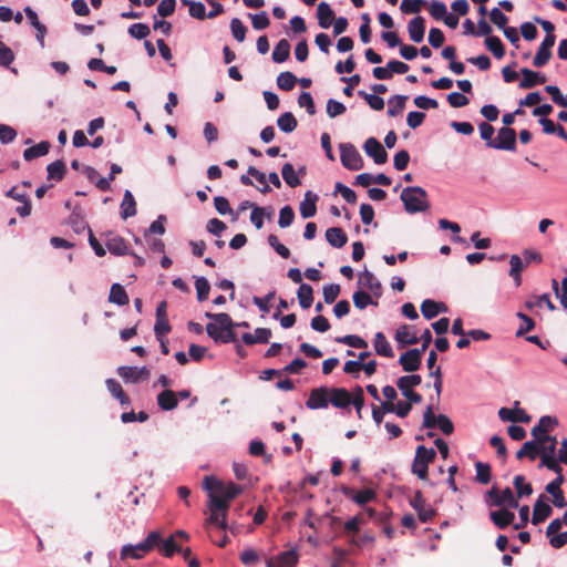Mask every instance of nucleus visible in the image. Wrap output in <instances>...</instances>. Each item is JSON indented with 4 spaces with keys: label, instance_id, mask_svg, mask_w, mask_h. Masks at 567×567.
I'll list each match as a JSON object with an SVG mask.
<instances>
[{
    "label": "nucleus",
    "instance_id": "c85d7f7f",
    "mask_svg": "<svg viewBox=\"0 0 567 567\" xmlns=\"http://www.w3.org/2000/svg\"><path fill=\"white\" fill-rule=\"evenodd\" d=\"M157 404L163 411H172L177 408V394L173 390L165 389L157 395Z\"/></svg>",
    "mask_w": 567,
    "mask_h": 567
},
{
    "label": "nucleus",
    "instance_id": "5fc2aeb1",
    "mask_svg": "<svg viewBox=\"0 0 567 567\" xmlns=\"http://www.w3.org/2000/svg\"><path fill=\"white\" fill-rule=\"evenodd\" d=\"M543 305H545L550 311H554L556 309L555 305L551 302V300L547 293H544L538 297H534L533 300H527L525 302V307L529 310L535 307H542Z\"/></svg>",
    "mask_w": 567,
    "mask_h": 567
},
{
    "label": "nucleus",
    "instance_id": "bb28decb",
    "mask_svg": "<svg viewBox=\"0 0 567 567\" xmlns=\"http://www.w3.org/2000/svg\"><path fill=\"white\" fill-rule=\"evenodd\" d=\"M318 195L312 193L311 190L306 192L303 200L300 203V215L302 218L307 219L313 217L317 213V203Z\"/></svg>",
    "mask_w": 567,
    "mask_h": 567
},
{
    "label": "nucleus",
    "instance_id": "4d7b16f0",
    "mask_svg": "<svg viewBox=\"0 0 567 567\" xmlns=\"http://www.w3.org/2000/svg\"><path fill=\"white\" fill-rule=\"evenodd\" d=\"M358 94L364 99L369 106L374 111H381L384 107V100L375 94H369L364 91H359Z\"/></svg>",
    "mask_w": 567,
    "mask_h": 567
},
{
    "label": "nucleus",
    "instance_id": "412c9836",
    "mask_svg": "<svg viewBox=\"0 0 567 567\" xmlns=\"http://www.w3.org/2000/svg\"><path fill=\"white\" fill-rule=\"evenodd\" d=\"M342 493L346 497L351 498L358 505H365L377 497V493L372 488H364L354 492L350 487H342Z\"/></svg>",
    "mask_w": 567,
    "mask_h": 567
},
{
    "label": "nucleus",
    "instance_id": "f03ea898",
    "mask_svg": "<svg viewBox=\"0 0 567 567\" xmlns=\"http://www.w3.org/2000/svg\"><path fill=\"white\" fill-rule=\"evenodd\" d=\"M206 318L213 319L215 322H210L206 326L207 334L215 341L221 343H229L236 341V334L233 330L235 323L233 322L228 313H212L206 312Z\"/></svg>",
    "mask_w": 567,
    "mask_h": 567
},
{
    "label": "nucleus",
    "instance_id": "39448f33",
    "mask_svg": "<svg viewBox=\"0 0 567 567\" xmlns=\"http://www.w3.org/2000/svg\"><path fill=\"white\" fill-rule=\"evenodd\" d=\"M436 452L434 449L419 445L415 450L411 472L420 480L426 481L429 477V465L434 462Z\"/></svg>",
    "mask_w": 567,
    "mask_h": 567
},
{
    "label": "nucleus",
    "instance_id": "6e6552de",
    "mask_svg": "<svg viewBox=\"0 0 567 567\" xmlns=\"http://www.w3.org/2000/svg\"><path fill=\"white\" fill-rule=\"evenodd\" d=\"M421 382L422 378L419 374L404 375L398 379L396 386L409 401L420 403L422 395L413 391V388L420 385Z\"/></svg>",
    "mask_w": 567,
    "mask_h": 567
},
{
    "label": "nucleus",
    "instance_id": "0eeeda50",
    "mask_svg": "<svg viewBox=\"0 0 567 567\" xmlns=\"http://www.w3.org/2000/svg\"><path fill=\"white\" fill-rule=\"evenodd\" d=\"M339 148L340 159L346 168L350 171H359L363 167V159L354 145L350 143H341Z\"/></svg>",
    "mask_w": 567,
    "mask_h": 567
},
{
    "label": "nucleus",
    "instance_id": "1a4fd4ad",
    "mask_svg": "<svg viewBox=\"0 0 567 567\" xmlns=\"http://www.w3.org/2000/svg\"><path fill=\"white\" fill-rule=\"evenodd\" d=\"M411 507L417 513V517L422 523H429L436 515L433 507L426 504L421 491H416L409 501Z\"/></svg>",
    "mask_w": 567,
    "mask_h": 567
},
{
    "label": "nucleus",
    "instance_id": "c756f323",
    "mask_svg": "<svg viewBox=\"0 0 567 567\" xmlns=\"http://www.w3.org/2000/svg\"><path fill=\"white\" fill-rule=\"evenodd\" d=\"M395 340L401 347L413 346L419 342V338L414 332H411V328L408 324H402L398 328Z\"/></svg>",
    "mask_w": 567,
    "mask_h": 567
},
{
    "label": "nucleus",
    "instance_id": "a211bd4d",
    "mask_svg": "<svg viewBox=\"0 0 567 567\" xmlns=\"http://www.w3.org/2000/svg\"><path fill=\"white\" fill-rule=\"evenodd\" d=\"M422 355L419 349H410L400 355L399 363L403 371L415 372L421 367Z\"/></svg>",
    "mask_w": 567,
    "mask_h": 567
},
{
    "label": "nucleus",
    "instance_id": "f257e3e1",
    "mask_svg": "<svg viewBox=\"0 0 567 567\" xmlns=\"http://www.w3.org/2000/svg\"><path fill=\"white\" fill-rule=\"evenodd\" d=\"M203 486L208 492V508L210 511V516L206 519L205 526L208 528L209 524H216L224 529L227 527V512L230 502L243 492V488L233 482L225 484L213 476H206Z\"/></svg>",
    "mask_w": 567,
    "mask_h": 567
},
{
    "label": "nucleus",
    "instance_id": "4be33fe9",
    "mask_svg": "<svg viewBox=\"0 0 567 567\" xmlns=\"http://www.w3.org/2000/svg\"><path fill=\"white\" fill-rule=\"evenodd\" d=\"M358 284L370 290L374 296H381L382 286L380 281L374 277V275L368 269H364L359 274Z\"/></svg>",
    "mask_w": 567,
    "mask_h": 567
},
{
    "label": "nucleus",
    "instance_id": "e433bc0d",
    "mask_svg": "<svg viewBox=\"0 0 567 567\" xmlns=\"http://www.w3.org/2000/svg\"><path fill=\"white\" fill-rule=\"evenodd\" d=\"M109 301L117 306H125L130 302L124 287L120 284H113L110 289Z\"/></svg>",
    "mask_w": 567,
    "mask_h": 567
},
{
    "label": "nucleus",
    "instance_id": "393cba45",
    "mask_svg": "<svg viewBox=\"0 0 567 567\" xmlns=\"http://www.w3.org/2000/svg\"><path fill=\"white\" fill-rule=\"evenodd\" d=\"M520 73L523 75V79L519 82L520 89H532L538 84H543L546 82V78L544 75L527 68H523L520 70Z\"/></svg>",
    "mask_w": 567,
    "mask_h": 567
},
{
    "label": "nucleus",
    "instance_id": "3c124183",
    "mask_svg": "<svg viewBox=\"0 0 567 567\" xmlns=\"http://www.w3.org/2000/svg\"><path fill=\"white\" fill-rule=\"evenodd\" d=\"M276 567H295L298 563V555L295 550L280 553L276 559Z\"/></svg>",
    "mask_w": 567,
    "mask_h": 567
},
{
    "label": "nucleus",
    "instance_id": "49530a36",
    "mask_svg": "<svg viewBox=\"0 0 567 567\" xmlns=\"http://www.w3.org/2000/svg\"><path fill=\"white\" fill-rule=\"evenodd\" d=\"M486 48L493 53L496 59H502L505 55V47L501 39L495 35L486 37L484 41Z\"/></svg>",
    "mask_w": 567,
    "mask_h": 567
},
{
    "label": "nucleus",
    "instance_id": "de8ad7c7",
    "mask_svg": "<svg viewBox=\"0 0 567 567\" xmlns=\"http://www.w3.org/2000/svg\"><path fill=\"white\" fill-rule=\"evenodd\" d=\"M47 171H48L49 179H54V181L59 182V181L63 179V177L65 175L66 166L63 161L58 159V161L49 164L47 167Z\"/></svg>",
    "mask_w": 567,
    "mask_h": 567
},
{
    "label": "nucleus",
    "instance_id": "4c0bfd02",
    "mask_svg": "<svg viewBox=\"0 0 567 567\" xmlns=\"http://www.w3.org/2000/svg\"><path fill=\"white\" fill-rule=\"evenodd\" d=\"M51 144L48 141H42L39 144L28 147L23 152V158L25 161H32L40 156H44L49 153Z\"/></svg>",
    "mask_w": 567,
    "mask_h": 567
},
{
    "label": "nucleus",
    "instance_id": "aec40b11",
    "mask_svg": "<svg viewBox=\"0 0 567 567\" xmlns=\"http://www.w3.org/2000/svg\"><path fill=\"white\" fill-rule=\"evenodd\" d=\"M329 404L337 409H349L351 405V393L344 388H330Z\"/></svg>",
    "mask_w": 567,
    "mask_h": 567
},
{
    "label": "nucleus",
    "instance_id": "13d9d810",
    "mask_svg": "<svg viewBox=\"0 0 567 567\" xmlns=\"http://www.w3.org/2000/svg\"><path fill=\"white\" fill-rule=\"evenodd\" d=\"M476 481L481 484H488L491 482V466L487 463L476 462Z\"/></svg>",
    "mask_w": 567,
    "mask_h": 567
},
{
    "label": "nucleus",
    "instance_id": "603ef678",
    "mask_svg": "<svg viewBox=\"0 0 567 567\" xmlns=\"http://www.w3.org/2000/svg\"><path fill=\"white\" fill-rule=\"evenodd\" d=\"M297 81H298V78L293 73L286 71V72H281L278 75L277 85L280 90L291 91L295 87Z\"/></svg>",
    "mask_w": 567,
    "mask_h": 567
},
{
    "label": "nucleus",
    "instance_id": "680f3d73",
    "mask_svg": "<svg viewBox=\"0 0 567 567\" xmlns=\"http://www.w3.org/2000/svg\"><path fill=\"white\" fill-rule=\"evenodd\" d=\"M230 30H231L233 37L238 42H243L245 40L247 28L244 25V23L238 18L231 19Z\"/></svg>",
    "mask_w": 567,
    "mask_h": 567
},
{
    "label": "nucleus",
    "instance_id": "6e6d98bb",
    "mask_svg": "<svg viewBox=\"0 0 567 567\" xmlns=\"http://www.w3.org/2000/svg\"><path fill=\"white\" fill-rule=\"evenodd\" d=\"M337 342L344 343L349 347L358 348V349L368 348V342L364 339H362L361 337L355 336V334H347L344 337L337 338Z\"/></svg>",
    "mask_w": 567,
    "mask_h": 567
},
{
    "label": "nucleus",
    "instance_id": "5701e85b",
    "mask_svg": "<svg viewBox=\"0 0 567 567\" xmlns=\"http://www.w3.org/2000/svg\"><path fill=\"white\" fill-rule=\"evenodd\" d=\"M551 513V507L545 502V495H540L534 504L532 523L538 525L547 519Z\"/></svg>",
    "mask_w": 567,
    "mask_h": 567
},
{
    "label": "nucleus",
    "instance_id": "c03bdc74",
    "mask_svg": "<svg viewBox=\"0 0 567 567\" xmlns=\"http://www.w3.org/2000/svg\"><path fill=\"white\" fill-rule=\"evenodd\" d=\"M290 43L286 39H281L272 51V60L276 63L285 62L290 55Z\"/></svg>",
    "mask_w": 567,
    "mask_h": 567
},
{
    "label": "nucleus",
    "instance_id": "09e8293b",
    "mask_svg": "<svg viewBox=\"0 0 567 567\" xmlns=\"http://www.w3.org/2000/svg\"><path fill=\"white\" fill-rule=\"evenodd\" d=\"M297 120L292 113L286 112L277 120L278 127L285 133H291L297 127Z\"/></svg>",
    "mask_w": 567,
    "mask_h": 567
},
{
    "label": "nucleus",
    "instance_id": "4468645a",
    "mask_svg": "<svg viewBox=\"0 0 567 567\" xmlns=\"http://www.w3.org/2000/svg\"><path fill=\"white\" fill-rule=\"evenodd\" d=\"M519 402L515 401L514 409L501 408L498 410V417L503 422H513V423H529L532 421V416L525 412V410L518 408Z\"/></svg>",
    "mask_w": 567,
    "mask_h": 567
},
{
    "label": "nucleus",
    "instance_id": "79ce46f5",
    "mask_svg": "<svg viewBox=\"0 0 567 567\" xmlns=\"http://www.w3.org/2000/svg\"><path fill=\"white\" fill-rule=\"evenodd\" d=\"M209 538L214 544H216L219 547H225L228 543V537L224 533L226 527L224 529L219 528L216 524H209L208 528L205 526Z\"/></svg>",
    "mask_w": 567,
    "mask_h": 567
},
{
    "label": "nucleus",
    "instance_id": "bf43d9fd",
    "mask_svg": "<svg viewBox=\"0 0 567 567\" xmlns=\"http://www.w3.org/2000/svg\"><path fill=\"white\" fill-rule=\"evenodd\" d=\"M195 288L198 301H205L208 298L210 285L205 277H199L195 281Z\"/></svg>",
    "mask_w": 567,
    "mask_h": 567
},
{
    "label": "nucleus",
    "instance_id": "473e14b6",
    "mask_svg": "<svg viewBox=\"0 0 567 567\" xmlns=\"http://www.w3.org/2000/svg\"><path fill=\"white\" fill-rule=\"evenodd\" d=\"M107 250L115 256H124L128 254L126 241L121 236H111L106 243Z\"/></svg>",
    "mask_w": 567,
    "mask_h": 567
},
{
    "label": "nucleus",
    "instance_id": "e2e57ef3",
    "mask_svg": "<svg viewBox=\"0 0 567 567\" xmlns=\"http://www.w3.org/2000/svg\"><path fill=\"white\" fill-rule=\"evenodd\" d=\"M353 303L358 309H364L369 305H378L371 298V296L362 290L355 291L353 293Z\"/></svg>",
    "mask_w": 567,
    "mask_h": 567
},
{
    "label": "nucleus",
    "instance_id": "37998d69",
    "mask_svg": "<svg viewBox=\"0 0 567 567\" xmlns=\"http://www.w3.org/2000/svg\"><path fill=\"white\" fill-rule=\"evenodd\" d=\"M509 265V276L514 279L516 287H519L522 284L520 274L525 267V264L518 255H512Z\"/></svg>",
    "mask_w": 567,
    "mask_h": 567
},
{
    "label": "nucleus",
    "instance_id": "7ed1b4c3",
    "mask_svg": "<svg viewBox=\"0 0 567 567\" xmlns=\"http://www.w3.org/2000/svg\"><path fill=\"white\" fill-rule=\"evenodd\" d=\"M404 208L410 214L425 212L429 207L427 193L420 186L405 187L400 196Z\"/></svg>",
    "mask_w": 567,
    "mask_h": 567
},
{
    "label": "nucleus",
    "instance_id": "dca6fc26",
    "mask_svg": "<svg viewBox=\"0 0 567 567\" xmlns=\"http://www.w3.org/2000/svg\"><path fill=\"white\" fill-rule=\"evenodd\" d=\"M117 374L125 381L131 383H138L146 381L150 378V371L147 368H136L122 365L117 369Z\"/></svg>",
    "mask_w": 567,
    "mask_h": 567
},
{
    "label": "nucleus",
    "instance_id": "f704fd0d",
    "mask_svg": "<svg viewBox=\"0 0 567 567\" xmlns=\"http://www.w3.org/2000/svg\"><path fill=\"white\" fill-rule=\"evenodd\" d=\"M106 388L110 391V393L120 401L121 405H130L131 399L130 396L124 392L122 385L115 380V379H107Z\"/></svg>",
    "mask_w": 567,
    "mask_h": 567
},
{
    "label": "nucleus",
    "instance_id": "58836bf2",
    "mask_svg": "<svg viewBox=\"0 0 567 567\" xmlns=\"http://www.w3.org/2000/svg\"><path fill=\"white\" fill-rule=\"evenodd\" d=\"M374 349L375 352L380 355L386 357V358H393L394 352L390 343L388 342L383 332H377L374 337Z\"/></svg>",
    "mask_w": 567,
    "mask_h": 567
},
{
    "label": "nucleus",
    "instance_id": "2f4dec72",
    "mask_svg": "<svg viewBox=\"0 0 567 567\" xmlns=\"http://www.w3.org/2000/svg\"><path fill=\"white\" fill-rule=\"evenodd\" d=\"M326 238L327 241L336 248L343 247L347 241L348 237L344 233V230L340 227H331L326 230Z\"/></svg>",
    "mask_w": 567,
    "mask_h": 567
},
{
    "label": "nucleus",
    "instance_id": "9b49d317",
    "mask_svg": "<svg viewBox=\"0 0 567 567\" xmlns=\"http://www.w3.org/2000/svg\"><path fill=\"white\" fill-rule=\"evenodd\" d=\"M488 147L504 151L516 150V132L511 127H502L497 132V136L493 143H487Z\"/></svg>",
    "mask_w": 567,
    "mask_h": 567
},
{
    "label": "nucleus",
    "instance_id": "b1692460",
    "mask_svg": "<svg viewBox=\"0 0 567 567\" xmlns=\"http://www.w3.org/2000/svg\"><path fill=\"white\" fill-rule=\"evenodd\" d=\"M408 31H409L410 39L413 42H415V43L422 42L424 39V33H425L424 18L421 16H417V17L413 18L412 20H410V22L408 23Z\"/></svg>",
    "mask_w": 567,
    "mask_h": 567
},
{
    "label": "nucleus",
    "instance_id": "cd10ccee",
    "mask_svg": "<svg viewBox=\"0 0 567 567\" xmlns=\"http://www.w3.org/2000/svg\"><path fill=\"white\" fill-rule=\"evenodd\" d=\"M271 337V330L268 328H257L252 333H244L241 339L245 344L268 343Z\"/></svg>",
    "mask_w": 567,
    "mask_h": 567
},
{
    "label": "nucleus",
    "instance_id": "ea45409f",
    "mask_svg": "<svg viewBox=\"0 0 567 567\" xmlns=\"http://www.w3.org/2000/svg\"><path fill=\"white\" fill-rule=\"evenodd\" d=\"M409 97L406 95H400V94L393 95L388 101V104H389V107L386 111L388 115L390 117L400 115L405 107V103H406Z\"/></svg>",
    "mask_w": 567,
    "mask_h": 567
},
{
    "label": "nucleus",
    "instance_id": "72a5a7b5",
    "mask_svg": "<svg viewBox=\"0 0 567 567\" xmlns=\"http://www.w3.org/2000/svg\"><path fill=\"white\" fill-rule=\"evenodd\" d=\"M491 520L501 529L513 524L515 514L508 509H499L491 513Z\"/></svg>",
    "mask_w": 567,
    "mask_h": 567
},
{
    "label": "nucleus",
    "instance_id": "20e7f679",
    "mask_svg": "<svg viewBox=\"0 0 567 567\" xmlns=\"http://www.w3.org/2000/svg\"><path fill=\"white\" fill-rule=\"evenodd\" d=\"M161 542V534L156 530L151 532L146 538L136 544H127L124 545L120 553V559L126 560L128 558L132 559H142L145 557L146 554L152 551L156 545Z\"/></svg>",
    "mask_w": 567,
    "mask_h": 567
},
{
    "label": "nucleus",
    "instance_id": "864d4df0",
    "mask_svg": "<svg viewBox=\"0 0 567 567\" xmlns=\"http://www.w3.org/2000/svg\"><path fill=\"white\" fill-rule=\"evenodd\" d=\"M514 487L517 493V497H524L529 496L533 493V486L530 483H527L525 481V477L523 475H516L514 477Z\"/></svg>",
    "mask_w": 567,
    "mask_h": 567
},
{
    "label": "nucleus",
    "instance_id": "338daca9",
    "mask_svg": "<svg viewBox=\"0 0 567 567\" xmlns=\"http://www.w3.org/2000/svg\"><path fill=\"white\" fill-rule=\"evenodd\" d=\"M423 4L424 0H402L400 9L406 14L419 13Z\"/></svg>",
    "mask_w": 567,
    "mask_h": 567
},
{
    "label": "nucleus",
    "instance_id": "7c9ffc66",
    "mask_svg": "<svg viewBox=\"0 0 567 567\" xmlns=\"http://www.w3.org/2000/svg\"><path fill=\"white\" fill-rule=\"evenodd\" d=\"M317 18L318 24L328 29L334 19V12L327 2H320L317 8Z\"/></svg>",
    "mask_w": 567,
    "mask_h": 567
},
{
    "label": "nucleus",
    "instance_id": "ddd939ff",
    "mask_svg": "<svg viewBox=\"0 0 567 567\" xmlns=\"http://www.w3.org/2000/svg\"><path fill=\"white\" fill-rule=\"evenodd\" d=\"M330 388L319 386L310 391L306 406L310 410L327 409L329 405Z\"/></svg>",
    "mask_w": 567,
    "mask_h": 567
},
{
    "label": "nucleus",
    "instance_id": "a18cd8bd",
    "mask_svg": "<svg viewBox=\"0 0 567 567\" xmlns=\"http://www.w3.org/2000/svg\"><path fill=\"white\" fill-rule=\"evenodd\" d=\"M297 297L303 309L310 308L313 302V290L311 286L308 284H301L298 289Z\"/></svg>",
    "mask_w": 567,
    "mask_h": 567
},
{
    "label": "nucleus",
    "instance_id": "423d86ee",
    "mask_svg": "<svg viewBox=\"0 0 567 567\" xmlns=\"http://www.w3.org/2000/svg\"><path fill=\"white\" fill-rule=\"evenodd\" d=\"M423 427L434 429L439 427L445 435H451L454 431V425L452 421L445 414H439L437 416L434 413L433 405L426 406L423 414Z\"/></svg>",
    "mask_w": 567,
    "mask_h": 567
},
{
    "label": "nucleus",
    "instance_id": "6ab92c4d",
    "mask_svg": "<svg viewBox=\"0 0 567 567\" xmlns=\"http://www.w3.org/2000/svg\"><path fill=\"white\" fill-rule=\"evenodd\" d=\"M558 424L556 417H551L549 415H544L539 419L538 423L532 429L530 433L536 442L543 439V436L548 435L555 426Z\"/></svg>",
    "mask_w": 567,
    "mask_h": 567
},
{
    "label": "nucleus",
    "instance_id": "a878e982",
    "mask_svg": "<svg viewBox=\"0 0 567 567\" xmlns=\"http://www.w3.org/2000/svg\"><path fill=\"white\" fill-rule=\"evenodd\" d=\"M447 307L444 302H437L432 299H425L421 303V312L427 320L435 318L441 312H446Z\"/></svg>",
    "mask_w": 567,
    "mask_h": 567
},
{
    "label": "nucleus",
    "instance_id": "f3484780",
    "mask_svg": "<svg viewBox=\"0 0 567 567\" xmlns=\"http://www.w3.org/2000/svg\"><path fill=\"white\" fill-rule=\"evenodd\" d=\"M363 150L378 165L384 164L388 161L386 151L375 137H369L364 142Z\"/></svg>",
    "mask_w": 567,
    "mask_h": 567
},
{
    "label": "nucleus",
    "instance_id": "9d476101",
    "mask_svg": "<svg viewBox=\"0 0 567 567\" xmlns=\"http://www.w3.org/2000/svg\"><path fill=\"white\" fill-rule=\"evenodd\" d=\"M487 497L491 499L493 506H506L509 508H517L518 501L515 498L513 491L509 487L504 488L502 492L493 486L487 492Z\"/></svg>",
    "mask_w": 567,
    "mask_h": 567
},
{
    "label": "nucleus",
    "instance_id": "2eb2a0df",
    "mask_svg": "<svg viewBox=\"0 0 567 567\" xmlns=\"http://www.w3.org/2000/svg\"><path fill=\"white\" fill-rule=\"evenodd\" d=\"M556 41L555 35H546L542 41L536 55L533 60V65L536 68H542L546 65L551 59V48L554 47Z\"/></svg>",
    "mask_w": 567,
    "mask_h": 567
},
{
    "label": "nucleus",
    "instance_id": "f8f14e48",
    "mask_svg": "<svg viewBox=\"0 0 567 567\" xmlns=\"http://www.w3.org/2000/svg\"><path fill=\"white\" fill-rule=\"evenodd\" d=\"M538 450V456H540V464L538 467L545 466L553 472L563 471L561 466L558 464V460L555 457L556 447L554 444L539 443Z\"/></svg>",
    "mask_w": 567,
    "mask_h": 567
},
{
    "label": "nucleus",
    "instance_id": "052dcab7",
    "mask_svg": "<svg viewBox=\"0 0 567 567\" xmlns=\"http://www.w3.org/2000/svg\"><path fill=\"white\" fill-rule=\"evenodd\" d=\"M295 219V212L291 206L287 205L279 212L278 225L281 228L289 227Z\"/></svg>",
    "mask_w": 567,
    "mask_h": 567
},
{
    "label": "nucleus",
    "instance_id": "8fccbe9b",
    "mask_svg": "<svg viewBox=\"0 0 567 567\" xmlns=\"http://www.w3.org/2000/svg\"><path fill=\"white\" fill-rule=\"evenodd\" d=\"M281 175L286 184L292 188L301 184L299 176L296 174L295 168L290 163L284 164Z\"/></svg>",
    "mask_w": 567,
    "mask_h": 567
},
{
    "label": "nucleus",
    "instance_id": "774afa93",
    "mask_svg": "<svg viewBox=\"0 0 567 567\" xmlns=\"http://www.w3.org/2000/svg\"><path fill=\"white\" fill-rule=\"evenodd\" d=\"M251 19V24L256 30H264L269 27L270 20L268 18L267 12L261 11L260 13L251 14L249 13Z\"/></svg>",
    "mask_w": 567,
    "mask_h": 567
},
{
    "label": "nucleus",
    "instance_id": "0e129e2a",
    "mask_svg": "<svg viewBox=\"0 0 567 567\" xmlns=\"http://www.w3.org/2000/svg\"><path fill=\"white\" fill-rule=\"evenodd\" d=\"M150 33V27L145 23H134L128 28V34L137 40L145 39Z\"/></svg>",
    "mask_w": 567,
    "mask_h": 567
},
{
    "label": "nucleus",
    "instance_id": "69168bd1",
    "mask_svg": "<svg viewBox=\"0 0 567 567\" xmlns=\"http://www.w3.org/2000/svg\"><path fill=\"white\" fill-rule=\"evenodd\" d=\"M546 492L553 496V504L558 508L567 506L566 498L560 487L546 486Z\"/></svg>",
    "mask_w": 567,
    "mask_h": 567
},
{
    "label": "nucleus",
    "instance_id": "a19ab883",
    "mask_svg": "<svg viewBox=\"0 0 567 567\" xmlns=\"http://www.w3.org/2000/svg\"><path fill=\"white\" fill-rule=\"evenodd\" d=\"M538 445L539 443L535 440L525 442L523 446L516 452V457L518 460L528 457L530 461H535L539 454Z\"/></svg>",
    "mask_w": 567,
    "mask_h": 567
},
{
    "label": "nucleus",
    "instance_id": "c9c22d12",
    "mask_svg": "<svg viewBox=\"0 0 567 567\" xmlns=\"http://www.w3.org/2000/svg\"><path fill=\"white\" fill-rule=\"evenodd\" d=\"M136 210V202L133 194L130 190H125L123 200L121 203V217L123 219H127L130 217L135 216Z\"/></svg>",
    "mask_w": 567,
    "mask_h": 567
}]
</instances>
